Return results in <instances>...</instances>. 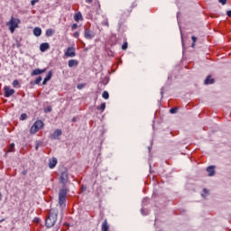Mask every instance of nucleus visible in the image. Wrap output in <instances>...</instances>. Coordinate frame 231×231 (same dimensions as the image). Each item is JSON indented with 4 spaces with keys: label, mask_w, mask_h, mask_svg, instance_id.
Returning a JSON list of instances; mask_svg holds the SVG:
<instances>
[{
    "label": "nucleus",
    "mask_w": 231,
    "mask_h": 231,
    "mask_svg": "<svg viewBox=\"0 0 231 231\" xmlns=\"http://www.w3.org/2000/svg\"><path fill=\"white\" fill-rule=\"evenodd\" d=\"M68 180H69V177L68 176V169L65 168L61 171V174L60 177V181L63 185L59 192V204L60 207H62V205H66V197L68 196V192H69V189L66 187V184L68 183Z\"/></svg>",
    "instance_id": "f257e3e1"
},
{
    "label": "nucleus",
    "mask_w": 231,
    "mask_h": 231,
    "mask_svg": "<svg viewBox=\"0 0 231 231\" xmlns=\"http://www.w3.org/2000/svg\"><path fill=\"white\" fill-rule=\"evenodd\" d=\"M58 217L59 212H57V210L55 209H51L50 214L45 220V226L47 228H51L52 226H55V223H57Z\"/></svg>",
    "instance_id": "f03ea898"
},
{
    "label": "nucleus",
    "mask_w": 231,
    "mask_h": 231,
    "mask_svg": "<svg viewBox=\"0 0 231 231\" xmlns=\"http://www.w3.org/2000/svg\"><path fill=\"white\" fill-rule=\"evenodd\" d=\"M19 23H21V20H19L18 18H14V16H12L11 20L6 23V26H9L11 33H14V32H15V28H19Z\"/></svg>",
    "instance_id": "7ed1b4c3"
},
{
    "label": "nucleus",
    "mask_w": 231,
    "mask_h": 231,
    "mask_svg": "<svg viewBox=\"0 0 231 231\" xmlns=\"http://www.w3.org/2000/svg\"><path fill=\"white\" fill-rule=\"evenodd\" d=\"M4 91L5 98H10V97L15 93V90L14 88H10L8 86L4 88Z\"/></svg>",
    "instance_id": "20e7f679"
},
{
    "label": "nucleus",
    "mask_w": 231,
    "mask_h": 231,
    "mask_svg": "<svg viewBox=\"0 0 231 231\" xmlns=\"http://www.w3.org/2000/svg\"><path fill=\"white\" fill-rule=\"evenodd\" d=\"M84 37L88 39V41H91V39L95 37V32L87 28L85 29Z\"/></svg>",
    "instance_id": "39448f33"
},
{
    "label": "nucleus",
    "mask_w": 231,
    "mask_h": 231,
    "mask_svg": "<svg viewBox=\"0 0 231 231\" xmlns=\"http://www.w3.org/2000/svg\"><path fill=\"white\" fill-rule=\"evenodd\" d=\"M75 55H77L75 53V48L74 47H68L66 51H65V57L73 58V57H75Z\"/></svg>",
    "instance_id": "423d86ee"
},
{
    "label": "nucleus",
    "mask_w": 231,
    "mask_h": 231,
    "mask_svg": "<svg viewBox=\"0 0 231 231\" xmlns=\"http://www.w3.org/2000/svg\"><path fill=\"white\" fill-rule=\"evenodd\" d=\"M42 73H46V69H36L32 70L31 73L32 77H35L37 75H42Z\"/></svg>",
    "instance_id": "0eeeda50"
},
{
    "label": "nucleus",
    "mask_w": 231,
    "mask_h": 231,
    "mask_svg": "<svg viewBox=\"0 0 231 231\" xmlns=\"http://www.w3.org/2000/svg\"><path fill=\"white\" fill-rule=\"evenodd\" d=\"M57 166V158L53 157L49 161V169H55Z\"/></svg>",
    "instance_id": "6e6552de"
},
{
    "label": "nucleus",
    "mask_w": 231,
    "mask_h": 231,
    "mask_svg": "<svg viewBox=\"0 0 231 231\" xmlns=\"http://www.w3.org/2000/svg\"><path fill=\"white\" fill-rule=\"evenodd\" d=\"M50 50V43L48 42H43L40 45V51L44 52L46 51Z\"/></svg>",
    "instance_id": "1a4fd4ad"
},
{
    "label": "nucleus",
    "mask_w": 231,
    "mask_h": 231,
    "mask_svg": "<svg viewBox=\"0 0 231 231\" xmlns=\"http://www.w3.org/2000/svg\"><path fill=\"white\" fill-rule=\"evenodd\" d=\"M207 172H208V176H214L216 174V166H208Z\"/></svg>",
    "instance_id": "9d476101"
},
{
    "label": "nucleus",
    "mask_w": 231,
    "mask_h": 231,
    "mask_svg": "<svg viewBox=\"0 0 231 231\" xmlns=\"http://www.w3.org/2000/svg\"><path fill=\"white\" fill-rule=\"evenodd\" d=\"M62 134V130L60 129H57L55 130V132L53 133V134L51 135V138L53 140H57V138H59V136H60Z\"/></svg>",
    "instance_id": "9b49d317"
},
{
    "label": "nucleus",
    "mask_w": 231,
    "mask_h": 231,
    "mask_svg": "<svg viewBox=\"0 0 231 231\" xmlns=\"http://www.w3.org/2000/svg\"><path fill=\"white\" fill-rule=\"evenodd\" d=\"M42 33V29H41V27H35L33 29V35H35V37H41Z\"/></svg>",
    "instance_id": "f8f14e48"
},
{
    "label": "nucleus",
    "mask_w": 231,
    "mask_h": 231,
    "mask_svg": "<svg viewBox=\"0 0 231 231\" xmlns=\"http://www.w3.org/2000/svg\"><path fill=\"white\" fill-rule=\"evenodd\" d=\"M102 231H109V224H107V219H105L101 225Z\"/></svg>",
    "instance_id": "ddd939ff"
},
{
    "label": "nucleus",
    "mask_w": 231,
    "mask_h": 231,
    "mask_svg": "<svg viewBox=\"0 0 231 231\" xmlns=\"http://www.w3.org/2000/svg\"><path fill=\"white\" fill-rule=\"evenodd\" d=\"M69 68H75V66H79V60H69L68 63Z\"/></svg>",
    "instance_id": "4468645a"
},
{
    "label": "nucleus",
    "mask_w": 231,
    "mask_h": 231,
    "mask_svg": "<svg viewBox=\"0 0 231 231\" xmlns=\"http://www.w3.org/2000/svg\"><path fill=\"white\" fill-rule=\"evenodd\" d=\"M214 79L211 76H208L204 83L208 86V84H214Z\"/></svg>",
    "instance_id": "2eb2a0df"
},
{
    "label": "nucleus",
    "mask_w": 231,
    "mask_h": 231,
    "mask_svg": "<svg viewBox=\"0 0 231 231\" xmlns=\"http://www.w3.org/2000/svg\"><path fill=\"white\" fill-rule=\"evenodd\" d=\"M33 125H36L40 130L44 127V123L42 120L36 121Z\"/></svg>",
    "instance_id": "dca6fc26"
},
{
    "label": "nucleus",
    "mask_w": 231,
    "mask_h": 231,
    "mask_svg": "<svg viewBox=\"0 0 231 231\" xmlns=\"http://www.w3.org/2000/svg\"><path fill=\"white\" fill-rule=\"evenodd\" d=\"M39 131L40 129L36 125H32L30 133L31 134H35V133H39Z\"/></svg>",
    "instance_id": "f3484780"
},
{
    "label": "nucleus",
    "mask_w": 231,
    "mask_h": 231,
    "mask_svg": "<svg viewBox=\"0 0 231 231\" xmlns=\"http://www.w3.org/2000/svg\"><path fill=\"white\" fill-rule=\"evenodd\" d=\"M74 21H76V23H79V21H82V14L80 13L75 14Z\"/></svg>",
    "instance_id": "a211bd4d"
},
{
    "label": "nucleus",
    "mask_w": 231,
    "mask_h": 231,
    "mask_svg": "<svg viewBox=\"0 0 231 231\" xmlns=\"http://www.w3.org/2000/svg\"><path fill=\"white\" fill-rule=\"evenodd\" d=\"M55 33V31L53 29H47L46 31V36L47 37H51Z\"/></svg>",
    "instance_id": "6ab92c4d"
},
{
    "label": "nucleus",
    "mask_w": 231,
    "mask_h": 231,
    "mask_svg": "<svg viewBox=\"0 0 231 231\" xmlns=\"http://www.w3.org/2000/svg\"><path fill=\"white\" fill-rule=\"evenodd\" d=\"M51 77H53V72H51V70H50L47 74V76L45 77V79H47L48 81L51 80Z\"/></svg>",
    "instance_id": "aec40b11"
},
{
    "label": "nucleus",
    "mask_w": 231,
    "mask_h": 231,
    "mask_svg": "<svg viewBox=\"0 0 231 231\" xmlns=\"http://www.w3.org/2000/svg\"><path fill=\"white\" fill-rule=\"evenodd\" d=\"M97 109L98 111H105L106 110V103H102L101 106L97 107Z\"/></svg>",
    "instance_id": "412c9836"
},
{
    "label": "nucleus",
    "mask_w": 231,
    "mask_h": 231,
    "mask_svg": "<svg viewBox=\"0 0 231 231\" xmlns=\"http://www.w3.org/2000/svg\"><path fill=\"white\" fill-rule=\"evenodd\" d=\"M14 149H15V143H11L9 146L8 152H14Z\"/></svg>",
    "instance_id": "4be33fe9"
},
{
    "label": "nucleus",
    "mask_w": 231,
    "mask_h": 231,
    "mask_svg": "<svg viewBox=\"0 0 231 231\" xmlns=\"http://www.w3.org/2000/svg\"><path fill=\"white\" fill-rule=\"evenodd\" d=\"M42 80V77L39 76V77L35 79L34 84L39 85V84H41Z\"/></svg>",
    "instance_id": "5701e85b"
},
{
    "label": "nucleus",
    "mask_w": 231,
    "mask_h": 231,
    "mask_svg": "<svg viewBox=\"0 0 231 231\" xmlns=\"http://www.w3.org/2000/svg\"><path fill=\"white\" fill-rule=\"evenodd\" d=\"M102 97L105 98V100H107V98H109V93L107 91H104Z\"/></svg>",
    "instance_id": "b1692460"
},
{
    "label": "nucleus",
    "mask_w": 231,
    "mask_h": 231,
    "mask_svg": "<svg viewBox=\"0 0 231 231\" xmlns=\"http://www.w3.org/2000/svg\"><path fill=\"white\" fill-rule=\"evenodd\" d=\"M13 88H19V80L14 79L13 81Z\"/></svg>",
    "instance_id": "393cba45"
},
{
    "label": "nucleus",
    "mask_w": 231,
    "mask_h": 231,
    "mask_svg": "<svg viewBox=\"0 0 231 231\" xmlns=\"http://www.w3.org/2000/svg\"><path fill=\"white\" fill-rule=\"evenodd\" d=\"M191 40L193 41L191 47L194 48V46H196V41H198V38L196 36H192Z\"/></svg>",
    "instance_id": "a878e982"
},
{
    "label": "nucleus",
    "mask_w": 231,
    "mask_h": 231,
    "mask_svg": "<svg viewBox=\"0 0 231 231\" xmlns=\"http://www.w3.org/2000/svg\"><path fill=\"white\" fill-rule=\"evenodd\" d=\"M28 118V115L26 114H22L21 116H20V120H26Z\"/></svg>",
    "instance_id": "bb28decb"
},
{
    "label": "nucleus",
    "mask_w": 231,
    "mask_h": 231,
    "mask_svg": "<svg viewBox=\"0 0 231 231\" xmlns=\"http://www.w3.org/2000/svg\"><path fill=\"white\" fill-rule=\"evenodd\" d=\"M51 106H47L46 108H44V113H51Z\"/></svg>",
    "instance_id": "cd10ccee"
},
{
    "label": "nucleus",
    "mask_w": 231,
    "mask_h": 231,
    "mask_svg": "<svg viewBox=\"0 0 231 231\" xmlns=\"http://www.w3.org/2000/svg\"><path fill=\"white\" fill-rule=\"evenodd\" d=\"M39 147H41V141L36 142L35 151H39Z\"/></svg>",
    "instance_id": "c85d7f7f"
},
{
    "label": "nucleus",
    "mask_w": 231,
    "mask_h": 231,
    "mask_svg": "<svg viewBox=\"0 0 231 231\" xmlns=\"http://www.w3.org/2000/svg\"><path fill=\"white\" fill-rule=\"evenodd\" d=\"M73 37H75V39H79V37H80V32H75L73 33Z\"/></svg>",
    "instance_id": "c756f323"
},
{
    "label": "nucleus",
    "mask_w": 231,
    "mask_h": 231,
    "mask_svg": "<svg viewBox=\"0 0 231 231\" xmlns=\"http://www.w3.org/2000/svg\"><path fill=\"white\" fill-rule=\"evenodd\" d=\"M77 28H79V24L73 23V24L71 25V30H77Z\"/></svg>",
    "instance_id": "7c9ffc66"
},
{
    "label": "nucleus",
    "mask_w": 231,
    "mask_h": 231,
    "mask_svg": "<svg viewBox=\"0 0 231 231\" xmlns=\"http://www.w3.org/2000/svg\"><path fill=\"white\" fill-rule=\"evenodd\" d=\"M141 214H142L143 216H147L148 212L145 211L144 208H142V209H141Z\"/></svg>",
    "instance_id": "2f4dec72"
},
{
    "label": "nucleus",
    "mask_w": 231,
    "mask_h": 231,
    "mask_svg": "<svg viewBox=\"0 0 231 231\" xmlns=\"http://www.w3.org/2000/svg\"><path fill=\"white\" fill-rule=\"evenodd\" d=\"M122 50H127V42L122 45Z\"/></svg>",
    "instance_id": "473e14b6"
},
{
    "label": "nucleus",
    "mask_w": 231,
    "mask_h": 231,
    "mask_svg": "<svg viewBox=\"0 0 231 231\" xmlns=\"http://www.w3.org/2000/svg\"><path fill=\"white\" fill-rule=\"evenodd\" d=\"M228 0H218V2L220 3V5H225L226 4Z\"/></svg>",
    "instance_id": "72a5a7b5"
},
{
    "label": "nucleus",
    "mask_w": 231,
    "mask_h": 231,
    "mask_svg": "<svg viewBox=\"0 0 231 231\" xmlns=\"http://www.w3.org/2000/svg\"><path fill=\"white\" fill-rule=\"evenodd\" d=\"M36 3H39V0H32L31 1L32 6L35 5Z\"/></svg>",
    "instance_id": "f704fd0d"
},
{
    "label": "nucleus",
    "mask_w": 231,
    "mask_h": 231,
    "mask_svg": "<svg viewBox=\"0 0 231 231\" xmlns=\"http://www.w3.org/2000/svg\"><path fill=\"white\" fill-rule=\"evenodd\" d=\"M48 79H45V78H44V79H43V81H42V86H46V84H48Z\"/></svg>",
    "instance_id": "c9c22d12"
},
{
    "label": "nucleus",
    "mask_w": 231,
    "mask_h": 231,
    "mask_svg": "<svg viewBox=\"0 0 231 231\" xmlns=\"http://www.w3.org/2000/svg\"><path fill=\"white\" fill-rule=\"evenodd\" d=\"M203 192H204V194H205V196H207V194H208V189H203Z\"/></svg>",
    "instance_id": "e433bc0d"
},
{
    "label": "nucleus",
    "mask_w": 231,
    "mask_h": 231,
    "mask_svg": "<svg viewBox=\"0 0 231 231\" xmlns=\"http://www.w3.org/2000/svg\"><path fill=\"white\" fill-rule=\"evenodd\" d=\"M147 201H149V199H143V205H145V203H147Z\"/></svg>",
    "instance_id": "4c0bfd02"
},
{
    "label": "nucleus",
    "mask_w": 231,
    "mask_h": 231,
    "mask_svg": "<svg viewBox=\"0 0 231 231\" xmlns=\"http://www.w3.org/2000/svg\"><path fill=\"white\" fill-rule=\"evenodd\" d=\"M170 113H171V115H174V107H171V108L170 109Z\"/></svg>",
    "instance_id": "58836bf2"
},
{
    "label": "nucleus",
    "mask_w": 231,
    "mask_h": 231,
    "mask_svg": "<svg viewBox=\"0 0 231 231\" xmlns=\"http://www.w3.org/2000/svg\"><path fill=\"white\" fill-rule=\"evenodd\" d=\"M78 89H82V88H84V85H78Z\"/></svg>",
    "instance_id": "ea45409f"
},
{
    "label": "nucleus",
    "mask_w": 231,
    "mask_h": 231,
    "mask_svg": "<svg viewBox=\"0 0 231 231\" xmlns=\"http://www.w3.org/2000/svg\"><path fill=\"white\" fill-rule=\"evenodd\" d=\"M226 14L228 17H231V10L227 11Z\"/></svg>",
    "instance_id": "a19ab883"
},
{
    "label": "nucleus",
    "mask_w": 231,
    "mask_h": 231,
    "mask_svg": "<svg viewBox=\"0 0 231 231\" xmlns=\"http://www.w3.org/2000/svg\"><path fill=\"white\" fill-rule=\"evenodd\" d=\"M86 3L91 4L93 3V0H86Z\"/></svg>",
    "instance_id": "79ce46f5"
},
{
    "label": "nucleus",
    "mask_w": 231,
    "mask_h": 231,
    "mask_svg": "<svg viewBox=\"0 0 231 231\" xmlns=\"http://www.w3.org/2000/svg\"><path fill=\"white\" fill-rule=\"evenodd\" d=\"M105 26L109 27V22L106 21V22L105 23Z\"/></svg>",
    "instance_id": "37998d69"
},
{
    "label": "nucleus",
    "mask_w": 231,
    "mask_h": 231,
    "mask_svg": "<svg viewBox=\"0 0 231 231\" xmlns=\"http://www.w3.org/2000/svg\"><path fill=\"white\" fill-rule=\"evenodd\" d=\"M177 21H180V13H177Z\"/></svg>",
    "instance_id": "c03bdc74"
},
{
    "label": "nucleus",
    "mask_w": 231,
    "mask_h": 231,
    "mask_svg": "<svg viewBox=\"0 0 231 231\" xmlns=\"http://www.w3.org/2000/svg\"><path fill=\"white\" fill-rule=\"evenodd\" d=\"M161 95L163 97V88L161 89Z\"/></svg>",
    "instance_id": "a18cd8bd"
},
{
    "label": "nucleus",
    "mask_w": 231,
    "mask_h": 231,
    "mask_svg": "<svg viewBox=\"0 0 231 231\" xmlns=\"http://www.w3.org/2000/svg\"><path fill=\"white\" fill-rule=\"evenodd\" d=\"M174 113H178V107H174Z\"/></svg>",
    "instance_id": "49530a36"
},
{
    "label": "nucleus",
    "mask_w": 231,
    "mask_h": 231,
    "mask_svg": "<svg viewBox=\"0 0 231 231\" xmlns=\"http://www.w3.org/2000/svg\"><path fill=\"white\" fill-rule=\"evenodd\" d=\"M72 122H77V118L73 117Z\"/></svg>",
    "instance_id": "de8ad7c7"
},
{
    "label": "nucleus",
    "mask_w": 231,
    "mask_h": 231,
    "mask_svg": "<svg viewBox=\"0 0 231 231\" xmlns=\"http://www.w3.org/2000/svg\"><path fill=\"white\" fill-rule=\"evenodd\" d=\"M2 199H3V195L0 192V201H1Z\"/></svg>",
    "instance_id": "09e8293b"
},
{
    "label": "nucleus",
    "mask_w": 231,
    "mask_h": 231,
    "mask_svg": "<svg viewBox=\"0 0 231 231\" xmlns=\"http://www.w3.org/2000/svg\"><path fill=\"white\" fill-rule=\"evenodd\" d=\"M151 149H152V148H151V146H149V147H148V151H149V152H151Z\"/></svg>",
    "instance_id": "8fccbe9b"
},
{
    "label": "nucleus",
    "mask_w": 231,
    "mask_h": 231,
    "mask_svg": "<svg viewBox=\"0 0 231 231\" xmlns=\"http://www.w3.org/2000/svg\"><path fill=\"white\" fill-rule=\"evenodd\" d=\"M202 198H205V194H202Z\"/></svg>",
    "instance_id": "3c124183"
}]
</instances>
